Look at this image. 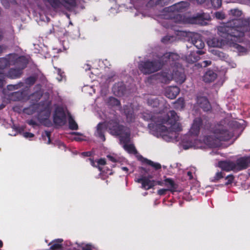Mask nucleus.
<instances>
[{
    "mask_svg": "<svg viewBox=\"0 0 250 250\" xmlns=\"http://www.w3.org/2000/svg\"><path fill=\"white\" fill-rule=\"evenodd\" d=\"M2 246V242L0 240V248Z\"/></svg>",
    "mask_w": 250,
    "mask_h": 250,
    "instance_id": "nucleus-55",
    "label": "nucleus"
},
{
    "mask_svg": "<svg viewBox=\"0 0 250 250\" xmlns=\"http://www.w3.org/2000/svg\"><path fill=\"white\" fill-rule=\"evenodd\" d=\"M180 90L178 87L171 86L166 89V95L168 98L172 99L177 96Z\"/></svg>",
    "mask_w": 250,
    "mask_h": 250,
    "instance_id": "nucleus-14",
    "label": "nucleus"
},
{
    "mask_svg": "<svg viewBox=\"0 0 250 250\" xmlns=\"http://www.w3.org/2000/svg\"><path fill=\"white\" fill-rule=\"evenodd\" d=\"M107 158L109 159V160L112 162H116V159L115 158H114L113 156H112L111 155H108Z\"/></svg>",
    "mask_w": 250,
    "mask_h": 250,
    "instance_id": "nucleus-44",
    "label": "nucleus"
},
{
    "mask_svg": "<svg viewBox=\"0 0 250 250\" xmlns=\"http://www.w3.org/2000/svg\"><path fill=\"white\" fill-rule=\"evenodd\" d=\"M244 122H245L243 120H240V123H239V124L243 125Z\"/></svg>",
    "mask_w": 250,
    "mask_h": 250,
    "instance_id": "nucleus-53",
    "label": "nucleus"
},
{
    "mask_svg": "<svg viewBox=\"0 0 250 250\" xmlns=\"http://www.w3.org/2000/svg\"><path fill=\"white\" fill-rule=\"evenodd\" d=\"M58 72L59 75H60V77L57 78V79L59 81H61L62 80L63 76L62 75V73L60 70L58 69Z\"/></svg>",
    "mask_w": 250,
    "mask_h": 250,
    "instance_id": "nucleus-42",
    "label": "nucleus"
},
{
    "mask_svg": "<svg viewBox=\"0 0 250 250\" xmlns=\"http://www.w3.org/2000/svg\"><path fill=\"white\" fill-rule=\"evenodd\" d=\"M188 176L189 177V178H190V179H191V178H192V173H191V172H190V171H188Z\"/></svg>",
    "mask_w": 250,
    "mask_h": 250,
    "instance_id": "nucleus-48",
    "label": "nucleus"
},
{
    "mask_svg": "<svg viewBox=\"0 0 250 250\" xmlns=\"http://www.w3.org/2000/svg\"><path fill=\"white\" fill-rule=\"evenodd\" d=\"M73 135H75V136L74 137L73 139L77 141H81L84 140V136L78 132H73L72 133Z\"/></svg>",
    "mask_w": 250,
    "mask_h": 250,
    "instance_id": "nucleus-26",
    "label": "nucleus"
},
{
    "mask_svg": "<svg viewBox=\"0 0 250 250\" xmlns=\"http://www.w3.org/2000/svg\"><path fill=\"white\" fill-rule=\"evenodd\" d=\"M164 186L167 187L168 191L172 192L176 191L178 188V185L170 178H167L164 180Z\"/></svg>",
    "mask_w": 250,
    "mask_h": 250,
    "instance_id": "nucleus-15",
    "label": "nucleus"
},
{
    "mask_svg": "<svg viewBox=\"0 0 250 250\" xmlns=\"http://www.w3.org/2000/svg\"><path fill=\"white\" fill-rule=\"evenodd\" d=\"M192 55H191V56H188V61H190L191 62H194V61H196L198 60V59H199L198 56H194L192 58Z\"/></svg>",
    "mask_w": 250,
    "mask_h": 250,
    "instance_id": "nucleus-36",
    "label": "nucleus"
},
{
    "mask_svg": "<svg viewBox=\"0 0 250 250\" xmlns=\"http://www.w3.org/2000/svg\"><path fill=\"white\" fill-rule=\"evenodd\" d=\"M179 56L175 53H167L160 59L159 62H146L139 65V69L144 74H149L157 71L164 62L177 60Z\"/></svg>",
    "mask_w": 250,
    "mask_h": 250,
    "instance_id": "nucleus-5",
    "label": "nucleus"
},
{
    "mask_svg": "<svg viewBox=\"0 0 250 250\" xmlns=\"http://www.w3.org/2000/svg\"><path fill=\"white\" fill-rule=\"evenodd\" d=\"M204 63H205V66H207L211 63V62L210 61H205L204 62Z\"/></svg>",
    "mask_w": 250,
    "mask_h": 250,
    "instance_id": "nucleus-47",
    "label": "nucleus"
},
{
    "mask_svg": "<svg viewBox=\"0 0 250 250\" xmlns=\"http://www.w3.org/2000/svg\"><path fill=\"white\" fill-rule=\"evenodd\" d=\"M89 160H90V162H91V163H93L92 161L90 159H89Z\"/></svg>",
    "mask_w": 250,
    "mask_h": 250,
    "instance_id": "nucleus-59",
    "label": "nucleus"
},
{
    "mask_svg": "<svg viewBox=\"0 0 250 250\" xmlns=\"http://www.w3.org/2000/svg\"><path fill=\"white\" fill-rule=\"evenodd\" d=\"M1 61H2L3 62H6V60H4V59H2V60H1Z\"/></svg>",
    "mask_w": 250,
    "mask_h": 250,
    "instance_id": "nucleus-57",
    "label": "nucleus"
},
{
    "mask_svg": "<svg viewBox=\"0 0 250 250\" xmlns=\"http://www.w3.org/2000/svg\"><path fill=\"white\" fill-rule=\"evenodd\" d=\"M226 179L227 180V183H226V185H229L231 183H232L233 180V176L232 175H229L226 177Z\"/></svg>",
    "mask_w": 250,
    "mask_h": 250,
    "instance_id": "nucleus-34",
    "label": "nucleus"
},
{
    "mask_svg": "<svg viewBox=\"0 0 250 250\" xmlns=\"http://www.w3.org/2000/svg\"><path fill=\"white\" fill-rule=\"evenodd\" d=\"M184 106V100L183 99H179L176 103V107L177 108H183Z\"/></svg>",
    "mask_w": 250,
    "mask_h": 250,
    "instance_id": "nucleus-29",
    "label": "nucleus"
},
{
    "mask_svg": "<svg viewBox=\"0 0 250 250\" xmlns=\"http://www.w3.org/2000/svg\"><path fill=\"white\" fill-rule=\"evenodd\" d=\"M215 17L218 19H223L225 18V14L222 12H217L215 14Z\"/></svg>",
    "mask_w": 250,
    "mask_h": 250,
    "instance_id": "nucleus-32",
    "label": "nucleus"
},
{
    "mask_svg": "<svg viewBox=\"0 0 250 250\" xmlns=\"http://www.w3.org/2000/svg\"><path fill=\"white\" fill-rule=\"evenodd\" d=\"M188 6V4L187 2L182 1L177 3L172 6L168 8V10L171 12H174L175 11H182L183 9Z\"/></svg>",
    "mask_w": 250,
    "mask_h": 250,
    "instance_id": "nucleus-16",
    "label": "nucleus"
},
{
    "mask_svg": "<svg viewBox=\"0 0 250 250\" xmlns=\"http://www.w3.org/2000/svg\"><path fill=\"white\" fill-rule=\"evenodd\" d=\"M86 88H87V89H89H89H92V91H93V93H94V92H95L94 90V89H93V88H92V87H86Z\"/></svg>",
    "mask_w": 250,
    "mask_h": 250,
    "instance_id": "nucleus-52",
    "label": "nucleus"
},
{
    "mask_svg": "<svg viewBox=\"0 0 250 250\" xmlns=\"http://www.w3.org/2000/svg\"><path fill=\"white\" fill-rule=\"evenodd\" d=\"M216 78V74L212 70L208 71L204 76L203 80L206 83L213 81Z\"/></svg>",
    "mask_w": 250,
    "mask_h": 250,
    "instance_id": "nucleus-17",
    "label": "nucleus"
},
{
    "mask_svg": "<svg viewBox=\"0 0 250 250\" xmlns=\"http://www.w3.org/2000/svg\"><path fill=\"white\" fill-rule=\"evenodd\" d=\"M4 84V78L3 76H0V87H2Z\"/></svg>",
    "mask_w": 250,
    "mask_h": 250,
    "instance_id": "nucleus-43",
    "label": "nucleus"
},
{
    "mask_svg": "<svg viewBox=\"0 0 250 250\" xmlns=\"http://www.w3.org/2000/svg\"><path fill=\"white\" fill-rule=\"evenodd\" d=\"M250 164V157H243L237 160L235 164L236 171L240 170L248 167Z\"/></svg>",
    "mask_w": 250,
    "mask_h": 250,
    "instance_id": "nucleus-12",
    "label": "nucleus"
},
{
    "mask_svg": "<svg viewBox=\"0 0 250 250\" xmlns=\"http://www.w3.org/2000/svg\"><path fill=\"white\" fill-rule=\"evenodd\" d=\"M54 122L59 125H62L65 122V114L64 110L62 107H58L55 111L54 116Z\"/></svg>",
    "mask_w": 250,
    "mask_h": 250,
    "instance_id": "nucleus-11",
    "label": "nucleus"
},
{
    "mask_svg": "<svg viewBox=\"0 0 250 250\" xmlns=\"http://www.w3.org/2000/svg\"><path fill=\"white\" fill-rule=\"evenodd\" d=\"M218 166L225 171H236L235 164L232 162L226 161L220 162L218 163Z\"/></svg>",
    "mask_w": 250,
    "mask_h": 250,
    "instance_id": "nucleus-13",
    "label": "nucleus"
},
{
    "mask_svg": "<svg viewBox=\"0 0 250 250\" xmlns=\"http://www.w3.org/2000/svg\"><path fill=\"white\" fill-rule=\"evenodd\" d=\"M62 240L60 239L55 240L49 244V245H51L50 249L51 250H57L61 248L62 242Z\"/></svg>",
    "mask_w": 250,
    "mask_h": 250,
    "instance_id": "nucleus-20",
    "label": "nucleus"
},
{
    "mask_svg": "<svg viewBox=\"0 0 250 250\" xmlns=\"http://www.w3.org/2000/svg\"><path fill=\"white\" fill-rule=\"evenodd\" d=\"M28 124L29 125H34L35 124V123L34 121L31 120L28 121Z\"/></svg>",
    "mask_w": 250,
    "mask_h": 250,
    "instance_id": "nucleus-49",
    "label": "nucleus"
},
{
    "mask_svg": "<svg viewBox=\"0 0 250 250\" xmlns=\"http://www.w3.org/2000/svg\"><path fill=\"white\" fill-rule=\"evenodd\" d=\"M35 110L40 112L39 118L41 121L46 119L50 115L49 110L45 108L44 105L40 104L32 105L28 108L25 109L24 111L26 114H32L35 112Z\"/></svg>",
    "mask_w": 250,
    "mask_h": 250,
    "instance_id": "nucleus-8",
    "label": "nucleus"
},
{
    "mask_svg": "<svg viewBox=\"0 0 250 250\" xmlns=\"http://www.w3.org/2000/svg\"><path fill=\"white\" fill-rule=\"evenodd\" d=\"M125 113L126 115L127 122H132L134 119L132 108L131 107H127V108L125 109Z\"/></svg>",
    "mask_w": 250,
    "mask_h": 250,
    "instance_id": "nucleus-19",
    "label": "nucleus"
},
{
    "mask_svg": "<svg viewBox=\"0 0 250 250\" xmlns=\"http://www.w3.org/2000/svg\"><path fill=\"white\" fill-rule=\"evenodd\" d=\"M69 118V128L73 130H77L78 128V126L77 123L73 119L72 117L68 114Z\"/></svg>",
    "mask_w": 250,
    "mask_h": 250,
    "instance_id": "nucleus-24",
    "label": "nucleus"
},
{
    "mask_svg": "<svg viewBox=\"0 0 250 250\" xmlns=\"http://www.w3.org/2000/svg\"><path fill=\"white\" fill-rule=\"evenodd\" d=\"M109 128L110 133L113 135L120 136L121 143L123 144V147L130 153H136V150L132 144H128L129 141L130 132L129 129L120 126L116 120H112L108 123H99L97 126L95 135L100 138L103 141L105 140L104 131Z\"/></svg>",
    "mask_w": 250,
    "mask_h": 250,
    "instance_id": "nucleus-3",
    "label": "nucleus"
},
{
    "mask_svg": "<svg viewBox=\"0 0 250 250\" xmlns=\"http://www.w3.org/2000/svg\"><path fill=\"white\" fill-rule=\"evenodd\" d=\"M149 169L146 167H142L141 170V176L136 177L135 181L142 184V188L145 190H148L158 184L161 186H164V181L163 182L157 181L151 179L152 175H146L149 173Z\"/></svg>",
    "mask_w": 250,
    "mask_h": 250,
    "instance_id": "nucleus-6",
    "label": "nucleus"
},
{
    "mask_svg": "<svg viewBox=\"0 0 250 250\" xmlns=\"http://www.w3.org/2000/svg\"><path fill=\"white\" fill-rule=\"evenodd\" d=\"M45 135L47 137L48 139V140L47 144H50V133L49 132H45Z\"/></svg>",
    "mask_w": 250,
    "mask_h": 250,
    "instance_id": "nucleus-46",
    "label": "nucleus"
},
{
    "mask_svg": "<svg viewBox=\"0 0 250 250\" xmlns=\"http://www.w3.org/2000/svg\"><path fill=\"white\" fill-rule=\"evenodd\" d=\"M82 250H91L90 246L86 245L82 246Z\"/></svg>",
    "mask_w": 250,
    "mask_h": 250,
    "instance_id": "nucleus-41",
    "label": "nucleus"
},
{
    "mask_svg": "<svg viewBox=\"0 0 250 250\" xmlns=\"http://www.w3.org/2000/svg\"><path fill=\"white\" fill-rule=\"evenodd\" d=\"M197 53L199 55H201L204 53V52L202 50H199L197 51Z\"/></svg>",
    "mask_w": 250,
    "mask_h": 250,
    "instance_id": "nucleus-50",
    "label": "nucleus"
},
{
    "mask_svg": "<svg viewBox=\"0 0 250 250\" xmlns=\"http://www.w3.org/2000/svg\"><path fill=\"white\" fill-rule=\"evenodd\" d=\"M21 72V69H11L8 74V76L11 78H16L20 76Z\"/></svg>",
    "mask_w": 250,
    "mask_h": 250,
    "instance_id": "nucleus-21",
    "label": "nucleus"
},
{
    "mask_svg": "<svg viewBox=\"0 0 250 250\" xmlns=\"http://www.w3.org/2000/svg\"><path fill=\"white\" fill-rule=\"evenodd\" d=\"M148 104L152 106H156L159 104L157 99H150L148 101Z\"/></svg>",
    "mask_w": 250,
    "mask_h": 250,
    "instance_id": "nucleus-31",
    "label": "nucleus"
},
{
    "mask_svg": "<svg viewBox=\"0 0 250 250\" xmlns=\"http://www.w3.org/2000/svg\"><path fill=\"white\" fill-rule=\"evenodd\" d=\"M167 191H168L167 188H161L157 191V193L159 195H165Z\"/></svg>",
    "mask_w": 250,
    "mask_h": 250,
    "instance_id": "nucleus-33",
    "label": "nucleus"
},
{
    "mask_svg": "<svg viewBox=\"0 0 250 250\" xmlns=\"http://www.w3.org/2000/svg\"><path fill=\"white\" fill-rule=\"evenodd\" d=\"M178 117L174 111H167L155 114L151 118L154 122L149 125L150 133L157 137H162L166 141L176 139L178 132L181 129L177 122Z\"/></svg>",
    "mask_w": 250,
    "mask_h": 250,
    "instance_id": "nucleus-1",
    "label": "nucleus"
},
{
    "mask_svg": "<svg viewBox=\"0 0 250 250\" xmlns=\"http://www.w3.org/2000/svg\"><path fill=\"white\" fill-rule=\"evenodd\" d=\"M143 162L146 163L148 165L151 166L156 169H160L161 167V165L157 163H154L150 160L143 158Z\"/></svg>",
    "mask_w": 250,
    "mask_h": 250,
    "instance_id": "nucleus-22",
    "label": "nucleus"
},
{
    "mask_svg": "<svg viewBox=\"0 0 250 250\" xmlns=\"http://www.w3.org/2000/svg\"><path fill=\"white\" fill-rule=\"evenodd\" d=\"M229 15L230 18L232 19V21L227 23L226 25L223 24L219 26L218 31L219 34L224 32H229L230 36L236 38L237 40L242 39L243 37L245 35V33L248 32V35L250 36V21L248 22L246 21H242L237 19L239 17L242 12L237 9H231L229 12Z\"/></svg>",
    "mask_w": 250,
    "mask_h": 250,
    "instance_id": "nucleus-4",
    "label": "nucleus"
},
{
    "mask_svg": "<svg viewBox=\"0 0 250 250\" xmlns=\"http://www.w3.org/2000/svg\"><path fill=\"white\" fill-rule=\"evenodd\" d=\"M223 177L222 173L221 172H217L213 178L212 179V181L216 182L218 181L220 179Z\"/></svg>",
    "mask_w": 250,
    "mask_h": 250,
    "instance_id": "nucleus-30",
    "label": "nucleus"
},
{
    "mask_svg": "<svg viewBox=\"0 0 250 250\" xmlns=\"http://www.w3.org/2000/svg\"><path fill=\"white\" fill-rule=\"evenodd\" d=\"M199 18L200 19H205L206 20H209V16L208 14H206L205 13H203L200 15Z\"/></svg>",
    "mask_w": 250,
    "mask_h": 250,
    "instance_id": "nucleus-35",
    "label": "nucleus"
},
{
    "mask_svg": "<svg viewBox=\"0 0 250 250\" xmlns=\"http://www.w3.org/2000/svg\"><path fill=\"white\" fill-rule=\"evenodd\" d=\"M121 168L123 170L125 171L126 172L128 171V168L126 167H122Z\"/></svg>",
    "mask_w": 250,
    "mask_h": 250,
    "instance_id": "nucleus-51",
    "label": "nucleus"
},
{
    "mask_svg": "<svg viewBox=\"0 0 250 250\" xmlns=\"http://www.w3.org/2000/svg\"><path fill=\"white\" fill-rule=\"evenodd\" d=\"M233 2H250V0H231Z\"/></svg>",
    "mask_w": 250,
    "mask_h": 250,
    "instance_id": "nucleus-39",
    "label": "nucleus"
},
{
    "mask_svg": "<svg viewBox=\"0 0 250 250\" xmlns=\"http://www.w3.org/2000/svg\"><path fill=\"white\" fill-rule=\"evenodd\" d=\"M19 61H21L22 60H23V57H21V58H19Z\"/></svg>",
    "mask_w": 250,
    "mask_h": 250,
    "instance_id": "nucleus-54",
    "label": "nucleus"
},
{
    "mask_svg": "<svg viewBox=\"0 0 250 250\" xmlns=\"http://www.w3.org/2000/svg\"><path fill=\"white\" fill-rule=\"evenodd\" d=\"M233 46L235 47H236L240 51H243V50L244 49V48L242 47H241V46H240L239 45H238L237 44H236V43L234 44Z\"/></svg>",
    "mask_w": 250,
    "mask_h": 250,
    "instance_id": "nucleus-38",
    "label": "nucleus"
},
{
    "mask_svg": "<svg viewBox=\"0 0 250 250\" xmlns=\"http://www.w3.org/2000/svg\"><path fill=\"white\" fill-rule=\"evenodd\" d=\"M201 124V119L197 118L194 121L189 131V133L193 136V137L198 134ZM232 133L228 131L225 127L219 126L215 130L213 134L207 137L203 142L201 141H196L193 143L191 142V140L189 141V143L188 141L183 142V147L185 149L191 147H194V148H203L205 147V145L210 147H217L219 146L220 141L229 140L232 137ZM193 138H191V140Z\"/></svg>",
    "mask_w": 250,
    "mask_h": 250,
    "instance_id": "nucleus-2",
    "label": "nucleus"
},
{
    "mask_svg": "<svg viewBox=\"0 0 250 250\" xmlns=\"http://www.w3.org/2000/svg\"><path fill=\"white\" fill-rule=\"evenodd\" d=\"M89 93H90V94H92V92H91V91H90V92H89Z\"/></svg>",
    "mask_w": 250,
    "mask_h": 250,
    "instance_id": "nucleus-58",
    "label": "nucleus"
},
{
    "mask_svg": "<svg viewBox=\"0 0 250 250\" xmlns=\"http://www.w3.org/2000/svg\"><path fill=\"white\" fill-rule=\"evenodd\" d=\"M212 53L215 55L217 56L220 59H223L225 58L224 54L217 50H211Z\"/></svg>",
    "mask_w": 250,
    "mask_h": 250,
    "instance_id": "nucleus-28",
    "label": "nucleus"
},
{
    "mask_svg": "<svg viewBox=\"0 0 250 250\" xmlns=\"http://www.w3.org/2000/svg\"><path fill=\"white\" fill-rule=\"evenodd\" d=\"M98 163L100 165H104L105 164V161L104 159H101L98 161Z\"/></svg>",
    "mask_w": 250,
    "mask_h": 250,
    "instance_id": "nucleus-40",
    "label": "nucleus"
},
{
    "mask_svg": "<svg viewBox=\"0 0 250 250\" xmlns=\"http://www.w3.org/2000/svg\"><path fill=\"white\" fill-rule=\"evenodd\" d=\"M206 0H197L199 3H203ZM212 6L214 8H218L221 5V0H210Z\"/></svg>",
    "mask_w": 250,
    "mask_h": 250,
    "instance_id": "nucleus-23",
    "label": "nucleus"
},
{
    "mask_svg": "<svg viewBox=\"0 0 250 250\" xmlns=\"http://www.w3.org/2000/svg\"><path fill=\"white\" fill-rule=\"evenodd\" d=\"M235 66H236V64H235V63H233L232 64V67H235Z\"/></svg>",
    "mask_w": 250,
    "mask_h": 250,
    "instance_id": "nucleus-56",
    "label": "nucleus"
},
{
    "mask_svg": "<svg viewBox=\"0 0 250 250\" xmlns=\"http://www.w3.org/2000/svg\"><path fill=\"white\" fill-rule=\"evenodd\" d=\"M168 40H170V39H169V37L168 36H167V37H165V38H164L162 40V41L163 42H166L167 41H168Z\"/></svg>",
    "mask_w": 250,
    "mask_h": 250,
    "instance_id": "nucleus-45",
    "label": "nucleus"
},
{
    "mask_svg": "<svg viewBox=\"0 0 250 250\" xmlns=\"http://www.w3.org/2000/svg\"><path fill=\"white\" fill-rule=\"evenodd\" d=\"M54 7H59L61 4L69 10L75 5V0H47Z\"/></svg>",
    "mask_w": 250,
    "mask_h": 250,
    "instance_id": "nucleus-10",
    "label": "nucleus"
},
{
    "mask_svg": "<svg viewBox=\"0 0 250 250\" xmlns=\"http://www.w3.org/2000/svg\"><path fill=\"white\" fill-rule=\"evenodd\" d=\"M24 67V66H23L22 67V68H23Z\"/></svg>",
    "mask_w": 250,
    "mask_h": 250,
    "instance_id": "nucleus-60",
    "label": "nucleus"
},
{
    "mask_svg": "<svg viewBox=\"0 0 250 250\" xmlns=\"http://www.w3.org/2000/svg\"><path fill=\"white\" fill-rule=\"evenodd\" d=\"M194 45L198 49H201L205 46L204 42L201 40H197L194 42Z\"/></svg>",
    "mask_w": 250,
    "mask_h": 250,
    "instance_id": "nucleus-25",
    "label": "nucleus"
},
{
    "mask_svg": "<svg viewBox=\"0 0 250 250\" xmlns=\"http://www.w3.org/2000/svg\"><path fill=\"white\" fill-rule=\"evenodd\" d=\"M159 79L162 83H167L168 81L173 79L179 83H183L185 80V76L181 69V72H175L172 75L166 72H164L159 76Z\"/></svg>",
    "mask_w": 250,
    "mask_h": 250,
    "instance_id": "nucleus-9",
    "label": "nucleus"
},
{
    "mask_svg": "<svg viewBox=\"0 0 250 250\" xmlns=\"http://www.w3.org/2000/svg\"><path fill=\"white\" fill-rule=\"evenodd\" d=\"M198 102L200 104V106L205 111H208L210 109V105L208 100L205 98L202 97L198 99Z\"/></svg>",
    "mask_w": 250,
    "mask_h": 250,
    "instance_id": "nucleus-18",
    "label": "nucleus"
},
{
    "mask_svg": "<svg viewBox=\"0 0 250 250\" xmlns=\"http://www.w3.org/2000/svg\"><path fill=\"white\" fill-rule=\"evenodd\" d=\"M218 35L220 37H214L209 39L208 42V44L209 46L213 47H222L225 44L229 43L230 45L231 44V42L235 41L238 42H241L242 39L237 40V39L234 38L230 36V34L229 32H224L219 34L218 32Z\"/></svg>",
    "mask_w": 250,
    "mask_h": 250,
    "instance_id": "nucleus-7",
    "label": "nucleus"
},
{
    "mask_svg": "<svg viewBox=\"0 0 250 250\" xmlns=\"http://www.w3.org/2000/svg\"><path fill=\"white\" fill-rule=\"evenodd\" d=\"M22 135H23V137L26 138H30L33 137V136H34L33 134H32L31 133H29V132L23 133Z\"/></svg>",
    "mask_w": 250,
    "mask_h": 250,
    "instance_id": "nucleus-37",
    "label": "nucleus"
},
{
    "mask_svg": "<svg viewBox=\"0 0 250 250\" xmlns=\"http://www.w3.org/2000/svg\"><path fill=\"white\" fill-rule=\"evenodd\" d=\"M109 103L112 105H118L120 104L119 101L113 97L110 98Z\"/></svg>",
    "mask_w": 250,
    "mask_h": 250,
    "instance_id": "nucleus-27",
    "label": "nucleus"
}]
</instances>
